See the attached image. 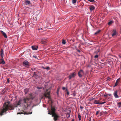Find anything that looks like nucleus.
<instances>
[{"label": "nucleus", "mask_w": 121, "mask_h": 121, "mask_svg": "<svg viewBox=\"0 0 121 121\" xmlns=\"http://www.w3.org/2000/svg\"><path fill=\"white\" fill-rule=\"evenodd\" d=\"M106 103L105 102H99V104H104V103Z\"/></svg>", "instance_id": "nucleus-31"}, {"label": "nucleus", "mask_w": 121, "mask_h": 121, "mask_svg": "<svg viewBox=\"0 0 121 121\" xmlns=\"http://www.w3.org/2000/svg\"><path fill=\"white\" fill-rule=\"evenodd\" d=\"M115 121L114 120V121Z\"/></svg>", "instance_id": "nucleus-50"}, {"label": "nucleus", "mask_w": 121, "mask_h": 121, "mask_svg": "<svg viewBox=\"0 0 121 121\" xmlns=\"http://www.w3.org/2000/svg\"><path fill=\"white\" fill-rule=\"evenodd\" d=\"M120 80V79L119 78L117 80L115 84V85L113 86L114 87L117 86V85L118 84V81H119Z\"/></svg>", "instance_id": "nucleus-18"}, {"label": "nucleus", "mask_w": 121, "mask_h": 121, "mask_svg": "<svg viewBox=\"0 0 121 121\" xmlns=\"http://www.w3.org/2000/svg\"><path fill=\"white\" fill-rule=\"evenodd\" d=\"M0 32L5 38H6L7 37V35L5 32L2 30L0 31Z\"/></svg>", "instance_id": "nucleus-12"}, {"label": "nucleus", "mask_w": 121, "mask_h": 121, "mask_svg": "<svg viewBox=\"0 0 121 121\" xmlns=\"http://www.w3.org/2000/svg\"><path fill=\"white\" fill-rule=\"evenodd\" d=\"M104 113H105V114L106 113V112H104Z\"/></svg>", "instance_id": "nucleus-47"}, {"label": "nucleus", "mask_w": 121, "mask_h": 121, "mask_svg": "<svg viewBox=\"0 0 121 121\" xmlns=\"http://www.w3.org/2000/svg\"><path fill=\"white\" fill-rule=\"evenodd\" d=\"M23 65L27 68H28L29 66V62L27 61H25L23 62Z\"/></svg>", "instance_id": "nucleus-5"}, {"label": "nucleus", "mask_w": 121, "mask_h": 121, "mask_svg": "<svg viewBox=\"0 0 121 121\" xmlns=\"http://www.w3.org/2000/svg\"><path fill=\"white\" fill-rule=\"evenodd\" d=\"M99 112V111H97L96 113V115H98V114Z\"/></svg>", "instance_id": "nucleus-34"}, {"label": "nucleus", "mask_w": 121, "mask_h": 121, "mask_svg": "<svg viewBox=\"0 0 121 121\" xmlns=\"http://www.w3.org/2000/svg\"><path fill=\"white\" fill-rule=\"evenodd\" d=\"M9 79L8 78L7 79V82L8 83H9Z\"/></svg>", "instance_id": "nucleus-37"}, {"label": "nucleus", "mask_w": 121, "mask_h": 121, "mask_svg": "<svg viewBox=\"0 0 121 121\" xmlns=\"http://www.w3.org/2000/svg\"><path fill=\"white\" fill-rule=\"evenodd\" d=\"M95 8L94 6H91L90 7V9L91 11L94 9Z\"/></svg>", "instance_id": "nucleus-19"}, {"label": "nucleus", "mask_w": 121, "mask_h": 121, "mask_svg": "<svg viewBox=\"0 0 121 121\" xmlns=\"http://www.w3.org/2000/svg\"><path fill=\"white\" fill-rule=\"evenodd\" d=\"M55 110L56 109L55 107H52V106L51 107V112L53 113V114L54 113H56L55 112Z\"/></svg>", "instance_id": "nucleus-10"}, {"label": "nucleus", "mask_w": 121, "mask_h": 121, "mask_svg": "<svg viewBox=\"0 0 121 121\" xmlns=\"http://www.w3.org/2000/svg\"><path fill=\"white\" fill-rule=\"evenodd\" d=\"M42 68L43 69H46V68H45L44 67H42Z\"/></svg>", "instance_id": "nucleus-41"}, {"label": "nucleus", "mask_w": 121, "mask_h": 121, "mask_svg": "<svg viewBox=\"0 0 121 121\" xmlns=\"http://www.w3.org/2000/svg\"><path fill=\"white\" fill-rule=\"evenodd\" d=\"M37 75L36 74V72H34V76H36V75Z\"/></svg>", "instance_id": "nucleus-39"}, {"label": "nucleus", "mask_w": 121, "mask_h": 121, "mask_svg": "<svg viewBox=\"0 0 121 121\" xmlns=\"http://www.w3.org/2000/svg\"><path fill=\"white\" fill-rule=\"evenodd\" d=\"M32 113V112H30L29 113H27L25 112H19L17 113V114H23L24 115L25 114H30Z\"/></svg>", "instance_id": "nucleus-11"}, {"label": "nucleus", "mask_w": 121, "mask_h": 121, "mask_svg": "<svg viewBox=\"0 0 121 121\" xmlns=\"http://www.w3.org/2000/svg\"><path fill=\"white\" fill-rule=\"evenodd\" d=\"M89 121H90V120Z\"/></svg>", "instance_id": "nucleus-51"}, {"label": "nucleus", "mask_w": 121, "mask_h": 121, "mask_svg": "<svg viewBox=\"0 0 121 121\" xmlns=\"http://www.w3.org/2000/svg\"><path fill=\"white\" fill-rule=\"evenodd\" d=\"M77 51L79 52H80V51L79 50H78Z\"/></svg>", "instance_id": "nucleus-43"}, {"label": "nucleus", "mask_w": 121, "mask_h": 121, "mask_svg": "<svg viewBox=\"0 0 121 121\" xmlns=\"http://www.w3.org/2000/svg\"><path fill=\"white\" fill-rule=\"evenodd\" d=\"M103 111H101L100 112V116L101 115L103 114Z\"/></svg>", "instance_id": "nucleus-36"}, {"label": "nucleus", "mask_w": 121, "mask_h": 121, "mask_svg": "<svg viewBox=\"0 0 121 121\" xmlns=\"http://www.w3.org/2000/svg\"><path fill=\"white\" fill-rule=\"evenodd\" d=\"M58 94V92H57V94Z\"/></svg>", "instance_id": "nucleus-48"}, {"label": "nucleus", "mask_w": 121, "mask_h": 121, "mask_svg": "<svg viewBox=\"0 0 121 121\" xmlns=\"http://www.w3.org/2000/svg\"><path fill=\"white\" fill-rule=\"evenodd\" d=\"M62 89L63 90H64L65 89V87H64L62 88Z\"/></svg>", "instance_id": "nucleus-38"}, {"label": "nucleus", "mask_w": 121, "mask_h": 121, "mask_svg": "<svg viewBox=\"0 0 121 121\" xmlns=\"http://www.w3.org/2000/svg\"><path fill=\"white\" fill-rule=\"evenodd\" d=\"M46 69H47V70H49L50 69V68L48 66L46 67Z\"/></svg>", "instance_id": "nucleus-32"}, {"label": "nucleus", "mask_w": 121, "mask_h": 121, "mask_svg": "<svg viewBox=\"0 0 121 121\" xmlns=\"http://www.w3.org/2000/svg\"><path fill=\"white\" fill-rule=\"evenodd\" d=\"M34 97L32 96V94H30L29 98L26 97L23 99V106L25 108H27L32 103V100L33 99Z\"/></svg>", "instance_id": "nucleus-2"}, {"label": "nucleus", "mask_w": 121, "mask_h": 121, "mask_svg": "<svg viewBox=\"0 0 121 121\" xmlns=\"http://www.w3.org/2000/svg\"><path fill=\"white\" fill-rule=\"evenodd\" d=\"M84 73L83 70L82 69L80 70L78 72V75L79 77L81 78L82 77V74Z\"/></svg>", "instance_id": "nucleus-6"}, {"label": "nucleus", "mask_w": 121, "mask_h": 121, "mask_svg": "<svg viewBox=\"0 0 121 121\" xmlns=\"http://www.w3.org/2000/svg\"><path fill=\"white\" fill-rule=\"evenodd\" d=\"M78 117L79 119V121H80L81 120V116L80 114L79 113L78 114Z\"/></svg>", "instance_id": "nucleus-21"}, {"label": "nucleus", "mask_w": 121, "mask_h": 121, "mask_svg": "<svg viewBox=\"0 0 121 121\" xmlns=\"http://www.w3.org/2000/svg\"><path fill=\"white\" fill-rule=\"evenodd\" d=\"M50 89H49L46 90V91L44 92V95L45 97H47L49 99V96Z\"/></svg>", "instance_id": "nucleus-3"}, {"label": "nucleus", "mask_w": 121, "mask_h": 121, "mask_svg": "<svg viewBox=\"0 0 121 121\" xmlns=\"http://www.w3.org/2000/svg\"><path fill=\"white\" fill-rule=\"evenodd\" d=\"M118 91L117 90H116L114 91L113 93L114 96L116 98H117L119 97V96L117 95V93Z\"/></svg>", "instance_id": "nucleus-8"}, {"label": "nucleus", "mask_w": 121, "mask_h": 121, "mask_svg": "<svg viewBox=\"0 0 121 121\" xmlns=\"http://www.w3.org/2000/svg\"><path fill=\"white\" fill-rule=\"evenodd\" d=\"M66 91H67V94L68 95H69V91H68V90H67V89H66Z\"/></svg>", "instance_id": "nucleus-33"}, {"label": "nucleus", "mask_w": 121, "mask_h": 121, "mask_svg": "<svg viewBox=\"0 0 121 121\" xmlns=\"http://www.w3.org/2000/svg\"><path fill=\"white\" fill-rule=\"evenodd\" d=\"M100 30H99L98 31H97L96 32H95L94 34L95 35L99 34V33L100 32Z\"/></svg>", "instance_id": "nucleus-25"}, {"label": "nucleus", "mask_w": 121, "mask_h": 121, "mask_svg": "<svg viewBox=\"0 0 121 121\" xmlns=\"http://www.w3.org/2000/svg\"><path fill=\"white\" fill-rule=\"evenodd\" d=\"M3 53V50L2 49L0 52V55L1 57H2L4 56V54Z\"/></svg>", "instance_id": "nucleus-16"}, {"label": "nucleus", "mask_w": 121, "mask_h": 121, "mask_svg": "<svg viewBox=\"0 0 121 121\" xmlns=\"http://www.w3.org/2000/svg\"><path fill=\"white\" fill-rule=\"evenodd\" d=\"M24 91L25 94H26L28 93L29 91V90L27 88H26L24 89Z\"/></svg>", "instance_id": "nucleus-17"}, {"label": "nucleus", "mask_w": 121, "mask_h": 121, "mask_svg": "<svg viewBox=\"0 0 121 121\" xmlns=\"http://www.w3.org/2000/svg\"><path fill=\"white\" fill-rule=\"evenodd\" d=\"M104 97H107V96H107V95H104Z\"/></svg>", "instance_id": "nucleus-44"}, {"label": "nucleus", "mask_w": 121, "mask_h": 121, "mask_svg": "<svg viewBox=\"0 0 121 121\" xmlns=\"http://www.w3.org/2000/svg\"><path fill=\"white\" fill-rule=\"evenodd\" d=\"M98 55H96L94 57L95 58H97L98 57Z\"/></svg>", "instance_id": "nucleus-35"}, {"label": "nucleus", "mask_w": 121, "mask_h": 121, "mask_svg": "<svg viewBox=\"0 0 121 121\" xmlns=\"http://www.w3.org/2000/svg\"><path fill=\"white\" fill-rule=\"evenodd\" d=\"M89 1L92 2V3H95V1L94 0H88Z\"/></svg>", "instance_id": "nucleus-27"}, {"label": "nucleus", "mask_w": 121, "mask_h": 121, "mask_svg": "<svg viewBox=\"0 0 121 121\" xmlns=\"http://www.w3.org/2000/svg\"><path fill=\"white\" fill-rule=\"evenodd\" d=\"M108 95H109V96H110L111 95V94H108Z\"/></svg>", "instance_id": "nucleus-46"}, {"label": "nucleus", "mask_w": 121, "mask_h": 121, "mask_svg": "<svg viewBox=\"0 0 121 121\" xmlns=\"http://www.w3.org/2000/svg\"><path fill=\"white\" fill-rule=\"evenodd\" d=\"M62 43L63 44H65L66 43V42L65 41L64 39H63L62 40Z\"/></svg>", "instance_id": "nucleus-26"}, {"label": "nucleus", "mask_w": 121, "mask_h": 121, "mask_svg": "<svg viewBox=\"0 0 121 121\" xmlns=\"http://www.w3.org/2000/svg\"><path fill=\"white\" fill-rule=\"evenodd\" d=\"M70 116V115H69V116L68 117H69V116Z\"/></svg>", "instance_id": "nucleus-49"}, {"label": "nucleus", "mask_w": 121, "mask_h": 121, "mask_svg": "<svg viewBox=\"0 0 121 121\" xmlns=\"http://www.w3.org/2000/svg\"><path fill=\"white\" fill-rule=\"evenodd\" d=\"M117 104L119 108H120L121 107V102H120L118 103Z\"/></svg>", "instance_id": "nucleus-23"}, {"label": "nucleus", "mask_w": 121, "mask_h": 121, "mask_svg": "<svg viewBox=\"0 0 121 121\" xmlns=\"http://www.w3.org/2000/svg\"><path fill=\"white\" fill-rule=\"evenodd\" d=\"M94 104H99V101L98 100H95L94 101Z\"/></svg>", "instance_id": "nucleus-20"}, {"label": "nucleus", "mask_w": 121, "mask_h": 121, "mask_svg": "<svg viewBox=\"0 0 121 121\" xmlns=\"http://www.w3.org/2000/svg\"><path fill=\"white\" fill-rule=\"evenodd\" d=\"M35 68H34L33 69H32L31 70H32L34 71L35 69Z\"/></svg>", "instance_id": "nucleus-40"}, {"label": "nucleus", "mask_w": 121, "mask_h": 121, "mask_svg": "<svg viewBox=\"0 0 121 121\" xmlns=\"http://www.w3.org/2000/svg\"><path fill=\"white\" fill-rule=\"evenodd\" d=\"M48 114H50V115H52L53 114V113H52L50 111H49V112L48 113Z\"/></svg>", "instance_id": "nucleus-29"}, {"label": "nucleus", "mask_w": 121, "mask_h": 121, "mask_svg": "<svg viewBox=\"0 0 121 121\" xmlns=\"http://www.w3.org/2000/svg\"><path fill=\"white\" fill-rule=\"evenodd\" d=\"M113 33L112 34V36L113 37L116 35V30L115 29H113Z\"/></svg>", "instance_id": "nucleus-15"}, {"label": "nucleus", "mask_w": 121, "mask_h": 121, "mask_svg": "<svg viewBox=\"0 0 121 121\" xmlns=\"http://www.w3.org/2000/svg\"><path fill=\"white\" fill-rule=\"evenodd\" d=\"M52 117H54L53 119L54 121H56L58 120L60 116L56 113H54L52 115Z\"/></svg>", "instance_id": "nucleus-4"}, {"label": "nucleus", "mask_w": 121, "mask_h": 121, "mask_svg": "<svg viewBox=\"0 0 121 121\" xmlns=\"http://www.w3.org/2000/svg\"><path fill=\"white\" fill-rule=\"evenodd\" d=\"M80 108L81 109H82L83 108L81 106L80 107Z\"/></svg>", "instance_id": "nucleus-42"}, {"label": "nucleus", "mask_w": 121, "mask_h": 121, "mask_svg": "<svg viewBox=\"0 0 121 121\" xmlns=\"http://www.w3.org/2000/svg\"><path fill=\"white\" fill-rule=\"evenodd\" d=\"M2 58L1 60H2L1 62H0V64H1L2 65H4L5 64V62L4 60L3 56L1 57Z\"/></svg>", "instance_id": "nucleus-14"}, {"label": "nucleus", "mask_w": 121, "mask_h": 121, "mask_svg": "<svg viewBox=\"0 0 121 121\" xmlns=\"http://www.w3.org/2000/svg\"><path fill=\"white\" fill-rule=\"evenodd\" d=\"M76 75V73L75 72L71 73L70 74L69 76V79H71V78H74Z\"/></svg>", "instance_id": "nucleus-7"}, {"label": "nucleus", "mask_w": 121, "mask_h": 121, "mask_svg": "<svg viewBox=\"0 0 121 121\" xmlns=\"http://www.w3.org/2000/svg\"><path fill=\"white\" fill-rule=\"evenodd\" d=\"M77 0H72V2L73 4H74L76 2Z\"/></svg>", "instance_id": "nucleus-28"}, {"label": "nucleus", "mask_w": 121, "mask_h": 121, "mask_svg": "<svg viewBox=\"0 0 121 121\" xmlns=\"http://www.w3.org/2000/svg\"><path fill=\"white\" fill-rule=\"evenodd\" d=\"M22 99H20L16 103L13 104H10L9 102H6L3 104V108L2 110L0 109V115L2 116L3 113L8 110H13L15 108L20 105L21 104Z\"/></svg>", "instance_id": "nucleus-1"}, {"label": "nucleus", "mask_w": 121, "mask_h": 121, "mask_svg": "<svg viewBox=\"0 0 121 121\" xmlns=\"http://www.w3.org/2000/svg\"><path fill=\"white\" fill-rule=\"evenodd\" d=\"M46 41L45 40H41V43L42 44H44L46 43Z\"/></svg>", "instance_id": "nucleus-24"}, {"label": "nucleus", "mask_w": 121, "mask_h": 121, "mask_svg": "<svg viewBox=\"0 0 121 121\" xmlns=\"http://www.w3.org/2000/svg\"><path fill=\"white\" fill-rule=\"evenodd\" d=\"M31 4L29 0H25V5H30Z\"/></svg>", "instance_id": "nucleus-9"}, {"label": "nucleus", "mask_w": 121, "mask_h": 121, "mask_svg": "<svg viewBox=\"0 0 121 121\" xmlns=\"http://www.w3.org/2000/svg\"><path fill=\"white\" fill-rule=\"evenodd\" d=\"M71 121H74V119H72Z\"/></svg>", "instance_id": "nucleus-45"}, {"label": "nucleus", "mask_w": 121, "mask_h": 121, "mask_svg": "<svg viewBox=\"0 0 121 121\" xmlns=\"http://www.w3.org/2000/svg\"><path fill=\"white\" fill-rule=\"evenodd\" d=\"M36 47L35 46H32L31 48L33 50H37L38 48V46H37Z\"/></svg>", "instance_id": "nucleus-13"}, {"label": "nucleus", "mask_w": 121, "mask_h": 121, "mask_svg": "<svg viewBox=\"0 0 121 121\" xmlns=\"http://www.w3.org/2000/svg\"><path fill=\"white\" fill-rule=\"evenodd\" d=\"M36 88H37V89H42L43 88L42 87H39V86L37 87Z\"/></svg>", "instance_id": "nucleus-30"}, {"label": "nucleus", "mask_w": 121, "mask_h": 121, "mask_svg": "<svg viewBox=\"0 0 121 121\" xmlns=\"http://www.w3.org/2000/svg\"><path fill=\"white\" fill-rule=\"evenodd\" d=\"M113 23V21H111L108 23V25H110Z\"/></svg>", "instance_id": "nucleus-22"}]
</instances>
